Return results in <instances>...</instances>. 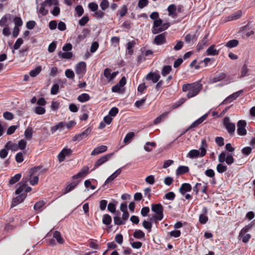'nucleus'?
I'll return each instance as SVG.
<instances>
[{"label":"nucleus","instance_id":"1","mask_svg":"<svg viewBox=\"0 0 255 255\" xmlns=\"http://www.w3.org/2000/svg\"><path fill=\"white\" fill-rule=\"evenodd\" d=\"M202 88V85L199 82L184 84L182 86L183 92L188 91L187 97L188 99L197 95Z\"/></svg>","mask_w":255,"mask_h":255},{"label":"nucleus","instance_id":"2","mask_svg":"<svg viewBox=\"0 0 255 255\" xmlns=\"http://www.w3.org/2000/svg\"><path fill=\"white\" fill-rule=\"evenodd\" d=\"M151 210L155 213L154 215L152 216V218L149 219V220H154L155 223L157 221H161L163 218V207L160 203L156 204H152L151 205Z\"/></svg>","mask_w":255,"mask_h":255},{"label":"nucleus","instance_id":"3","mask_svg":"<svg viewBox=\"0 0 255 255\" xmlns=\"http://www.w3.org/2000/svg\"><path fill=\"white\" fill-rule=\"evenodd\" d=\"M200 152L197 149H192L190 150L187 154V157L193 159L198 157L204 156L206 154V149H204V148L203 147H200Z\"/></svg>","mask_w":255,"mask_h":255},{"label":"nucleus","instance_id":"4","mask_svg":"<svg viewBox=\"0 0 255 255\" xmlns=\"http://www.w3.org/2000/svg\"><path fill=\"white\" fill-rule=\"evenodd\" d=\"M224 125L227 129L228 133L232 135L234 134L236 126L235 124L230 122V119L229 118H225L224 119Z\"/></svg>","mask_w":255,"mask_h":255},{"label":"nucleus","instance_id":"5","mask_svg":"<svg viewBox=\"0 0 255 255\" xmlns=\"http://www.w3.org/2000/svg\"><path fill=\"white\" fill-rule=\"evenodd\" d=\"M247 122L245 120H239L237 123V133L241 136L247 134V131L246 129Z\"/></svg>","mask_w":255,"mask_h":255},{"label":"nucleus","instance_id":"6","mask_svg":"<svg viewBox=\"0 0 255 255\" xmlns=\"http://www.w3.org/2000/svg\"><path fill=\"white\" fill-rule=\"evenodd\" d=\"M73 151L67 147H64L58 154L57 158L60 162L63 161L65 157L71 155Z\"/></svg>","mask_w":255,"mask_h":255},{"label":"nucleus","instance_id":"7","mask_svg":"<svg viewBox=\"0 0 255 255\" xmlns=\"http://www.w3.org/2000/svg\"><path fill=\"white\" fill-rule=\"evenodd\" d=\"M208 114H206L203 116L194 121L185 131L181 134H183L187 132L190 129L196 128L198 125L202 123L207 118Z\"/></svg>","mask_w":255,"mask_h":255},{"label":"nucleus","instance_id":"8","mask_svg":"<svg viewBox=\"0 0 255 255\" xmlns=\"http://www.w3.org/2000/svg\"><path fill=\"white\" fill-rule=\"evenodd\" d=\"M166 32L159 34L154 37L153 43L157 45H163L166 43Z\"/></svg>","mask_w":255,"mask_h":255},{"label":"nucleus","instance_id":"9","mask_svg":"<svg viewBox=\"0 0 255 255\" xmlns=\"http://www.w3.org/2000/svg\"><path fill=\"white\" fill-rule=\"evenodd\" d=\"M26 181L23 182V180L20 181L18 184L20 185V186L15 190V193L16 195H18L21 194L24 190L26 192H29L31 191V188L29 186H28L26 184Z\"/></svg>","mask_w":255,"mask_h":255},{"label":"nucleus","instance_id":"10","mask_svg":"<svg viewBox=\"0 0 255 255\" xmlns=\"http://www.w3.org/2000/svg\"><path fill=\"white\" fill-rule=\"evenodd\" d=\"M244 92L243 90H239L238 92H235L232 94L227 97L222 103V104H227L231 103L233 100L236 99Z\"/></svg>","mask_w":255,"mask_h":255},{"label":"nucleus","instance_id":"11","mask_svg":"<svg viewBox=\"0 0 255 255\" xmlns=\"http://www.w3.org/2000/svg\"><path fill=\"white\" fill-rule=\"evenodd\" d=\"M198 35L197 34V31L194 34L188 33L185 36L184 40L187 44L192 45L197 40Z\"/></svg>","mask_w":255,"mask_h":255},{"label":"nucleus","instance_id":"12","mask_svg":"<svg viewBox=\"0 0 255 255\" xmlns=\"http://www.w3.org/2000/svg\"><path fill=\"white\" fill-rule=\"evenodd\" d=\"M114 153H109L102 156L95 163L94 168L96 169L107 161L113 155Z\"/></svg>","mask_w":255,"mask_h":255},{"label":"nucleus","instance_id":"13","mask_svg":"<svg viewBox=\"0 0 255 255\" xmlns=\"http://www.w3.org/2000/svg\"><path fill=\"white\" fill-rule=\"evenodd\" d=\"M76 73L78 75L83 76L86 71V64L84 62H80L76 66Z\"/></svg>","mask_w":255,"mask_h":255},{"label":"nucleus","instance_id":"14","mask_svg":"<svg viewBox=\"0 0 255 255\" xmlns=\"http://www.w3.org/2000/svg\"><path fill=\"white\" fill-rule=\"evenodd\" d=\"M112 70L110 68H106L104 71V75L105 77L109 81H112L117 75L119 72H114L111 73Z\"/></svg>","mask_w":255,"mask_h":255},{"label":"nucleus","instance_id":"15","mask_svg":"<svg viewBox=\"0 0 255 255\" xmlns=\"http://www.w3.org/2000/svg\"><path fill=\"white\" fill-rule=\"evenodd\" d=\"M19 195L16 196L15 198H13L12 201V203L11 204V207H13L18 204L23 202L25 199L27 194L25 193H21V194H18Z\"/></svg>","mask_w":255,"mask_h":255},{"label":"nucleus","instance_id":"16","mask_svg":"<svg viewBox=\"0 0 255 255\" xmlns=\"http://www.w3.org/2000/svg\"><path fill=\"white\" fill-rule=\"evenodd\" d=\"M89 168L88 166H84L77 174L72 177V180L78 179L86 176L89 172Z\"/></svg>","mask_w":255,"mask_h":255},{"label":"nucleus","instance_id":"17","mask_svg":"<svg viewBox=\"0 0 255 255\" xmlns=\"http://www.w3.org/2000/svg\"><path fill=\"white\" fill-rule=\"evenodd\" d=\"M209 33H207L205 35L203 39L200 41L197 46V50L199 51L200 50L203 49L205 46L208 45V38Z\"/></svg>","mask_w":255,"mask_h":255},{"label":"nucleus","instance_id":"18","mask_svg":"<svg viewBox=\"0 0 255 255\" xmlns=\"http://www.w3.org/2000/svg\"><path fill=\"white\" fill-rule=\"evenodd\" d=\"M147 80H151L153 83H155L157 82L160 79V75L156 73L150 72L145 77Z\"/></svg>","mask_w":255,"mask_h":255},{"label":"nucleus","instance_id":"19","mask_svg":"<svg viewBox=\"0 0 255 255\" xmlns=\"http://www.w3.org/2000/svg\"><path fill=\"white\" fill-rule=\"evenodd\" d=\"M108 147L107 146L101 145L99 147L95 148L91 152V154L92 156H95L106 151Z\"/></svg>","mask_w":255,"mask_h":255},{"label":"nucleus","instance_id":"20","mask_svg":"<svg viewBox=\"0 0 255 255\" xmlns=\"http://www.w3.org/2000/svg\"><path fill=\"white\" fill-rule=\"evenodd\" d=\"M191 190V185L189 183H184L181 185L179 188V192L182 195H184L186 192H190Z\"/></svg>","mask_w":255,"mask_h":255},{"label":"nucleus","instance_id":"21","mask_svg":"<svg viewBox=\"0 0 255 255\" xmlns=\"http://www.w3.org/2000/svg\"><path fill=\"white\" fill-rule=\"evenodd\" d=\"M66 126L65 122H60L58 124H56L55 126L52 127L50 128V130L52 133H54L57 130L60 131L63 130Z\"/></svg>","mask_w":255,"mask_h":255},{"label":"nucleus","instance_id":"22","mask_svg":"<svg viewBox=\"0 0 255 255\" xmlns=\"http://www.w3.org/2000/svg\"><path fill=\"white\" fill-rule=\"evenodd\" d=\"M122 172L121 168H119L112 175H111L106 180L104 183V185L107 184L110 182L113 181L119 175L121 174Z\"/></svg>","mask_w":255,"mask_h":255},{"label":"nucleus","instance_id":"23","mask_svg":"<svg viewBox=\"0 0 255 255\" xmlns=\"http://www.w3.org/2000/svg\"><path fill=\"white\" fill-rule=\"evenodd\" d=\"M74 181L71 182V183L69 184L65 188V190L64 192L63 193L64 194H66L67 193L71 191L72 190H73L78 184V183L80 182V180L78 181H75V180H73Z\"/></svg>","mask_w":255,"mask_h":255},{"label":"nucleus","instance_id":"24","mask_svg":"<svg viewBox=\"0 0 255 255\" xmlns=\"http://www.w3.org/2000/svg\"><path fill=\"white\" fill-rule=\"evenodd\" d=\"M189 171V168L188 166L181 165L179 166L176 170V174L177 175H181Z\"/></svg>","mask_w":255,"mask_h":255},{"label":"nucleus","instance_id":"25","mask_svg":"<svg viewBox=\"0 0 255 255\" xmlns=\"http://www.w3.org/2000/svg\"><path fill=\"white\" fill-rule=\"evenodd\" d=\"M170 26V24L169 23H161V25L160 27L158 28V30L156 31L155 29H152V32L154 34L159 33L167 29L169 26Z\"/></svg>","mask_w":255,"mask_h":255},{"label":"nucleus","instance_id":"26","mask_svg":"<svg viewBox=\"0 0 255 255\" xmlns=\"http://www.w3.org/2000/svg\"><path fill=\"white\" fill-rule=\"evenodd\" d=\"M11 15L9 14H5L0 20V26L1 27L8 26V20H10Z\"/></svg>","mask_w":255,"mask_h":255},{"label":"nucleus","instance_id":"27","mask_svg":"<svg viewBox=\"0 0 255 255\" xmlns=\"http://www.w3.org/2000/svg\"><path fill=\"white\" fill-rule=\"evenodd\" d=\"M215 45H212L210 46L206 51L207 54L208 55H217L219 53V50L215 49Z\"/></svg>","mask_w":255,"mask_h":255},{"label":"nucleus","instance_id":"28","mask_svg":"<svg viewBox=\"0 0 255 255\" xmlns=\"http://www.w3.org/2000/svg\"><path fill=\"white\" fill-rule=\"evenodd\" d=\"M58 55L62 59H69L73 57V53L71 52H62L60 51L58 52Z\"/></svg>","mask_w":255,"mask_h":255},{"label":"nucleus","instance_id":"29","mask_svg":"<svg viewBox=\"0 0 255 255\" xmlns=\"http://www.w3.org/2000/svg\"><path fill=\"white\" fill-rule=\"evenodd\" d=\"M133 236L135 239H142L145 237V234L140 230H135L133 234Z\"/></svg>","mask_w":255,"mask_h":255},{"label":"nucleus","instance_id":"30","mask_svg":"<svg viewBox=\"0 0 255 255\" xmlns=\"http://www.w3.org/2000/svg\"><path fill=\"white\" fill-rule=\"evenodd\" d=\"M4 147L6 149H11L13 151H16L19 149L17 144L13 143L11 141L7 142Z\"/></svg>","mask_w":255,"mask_h":255},{"label":"nucleus","instance_id":"31","mask_svg":"<svg viewBox=\"0 0 255 255\" xmlns=\"http://www.w3.org/2000/svg\"><path fill=\"white\" fill-rule=\"evenodd\" d=\"M21 177V174L20 173L16 174L13 177H11L8 182L9 185H13L16 183L20 180Z\"/></svg>","mask_w":255,"mask_h":255},{"label":"nucleus","instance_id":"32","mask_svg":"<svg viewBox=\"0 0 255 255\" xmlns=\"http://www.w3.org/2000/svg\"><path fill=\"white\" fill-rule=\"evenodd\" d=\"M77 100L81 103L86 102L90 100V96L87 93H83L78 97Z\"/></svg>","mask_w":255,"mask_h":255},{"label":"nucleus","instance_id":"33","mask_svg":"<svg viewBox=\"0 0 255 255\" xmlns=\"http://www.w3.org/2000/svg\"><path fill=\"white\" fill-rule=\"evenodd\" d=\"M135 44V43L134 41L128 42L127 43V49L128 50V53L130 55L133 54V50L132 48L134 47Z\"/></svg>","mask_w":255,"mask_h":255},{"label":"nucleus","instance_id":"34","mask_svg":"<svg viewBox=\"0 0 255 255\" xmlns=\"http://www.w3.org/2000/svg\"><path fill=\"white\" fill-rule=\"evenodd\" d=\"M238 44L239 41L238 40L232 39L227 42L225 46L228 48H232L237 46Z\"/></svg>","mask_w":255,"mask_h":255},{"label":"nucleus","instance_id":"35","mask_svg":"<svg viewBox=\"0 0 255 255\" xmlns=\"http://www.w3.org/2000/svg\"><path fill=\"white\" fill-rule=\"evenodd\" d=\"M226 77V74L224 73H221L217 75H216L211 79L212 83H216L220 81Z\"/></svg>","mask_w":255,"mask_h":255},{"label":"nucleus","instance_id":"36","mask_svg":"<svg viewBox=\"0 0 255 255\" xmlns=\"http://www.w3.org/2000/svg\"><path fill=\"white\" fill-rule=\"evenodd\" d=\"M129 241L130 244L131 245V246L133 249H138L140 248L142 246V244L141 242H133V239L131 238L129 239Z\"/></svg>","mask_w":255,"mask_h":255},{"label":"nucleus","instance_id":"37","mask_svg":"<svg viewBox=\"0 0 255 255\" xmlns=\"http://www.w3.org/2000/svg\"><path fill=\"white\" fill-rule=\"evenodd\" d=\"M53 238H55L59 244H62L64 242V240L61 237L60 233L58 231H56L54 232Z\"/></svg>","mask_w":255,"mask_h":255},{"label":"nucleus","instance_id":"38","mask_svg":"<svg viewBox=\"0 0 255 255\" xmlns=\"http://www.w3.org/2000/svg\"><path fill=\"white\" fill-rule=\"evenodd\" d=\"M172 70V67L171 66L169 65H166L163 66L162 70H161V75L163 76H166L167 75L169 74V73Z\"/></svg>","mask_w":255,"mask_h":255},{"label":"nucleus","instance_id":"39","mask_svg":"<svg viewBox=\"0 0 255 255\" xmlns=\"http://www.w3.org/2000/svg\"><path fill=\"white\" fill-rule=\"evenodd\" d=\"M249 69L248 68L247 65L245 64L241 68L240 77L243 78L248 75Z\"/></svg>","mask_w":255,"mask_h":255},{"label":"nucleus","instance_id":"40","mask_svg":"<svg viewBox=\"0 0 255 255\" xmlns=\"http://www.w3.org/2000/svg\"><path fill=\"white\" fill-rule=\"evenodd\" d=\"M134 136V133L133 132H129L128 133L124 138V142L125 143H128L130 142Z\"/></svg>","mask_w":255,"mask_h":255},{"label":"nucleus","instance_id":"41","mask_svg":"<svg viewBox=\"0 0 255 255\" xmlns=\"http://www.w3.org/2000/svg\"><path fill=\"white\" fill-rule=\"evenodd\" d=\"M102 221L104 224L109 225L112 222V218L109 214H105L103 217Z\"/></svg>","mask_w":255,"mask_h":255},{"label":"nucleus","instance_id":"42","mask_svg":"<svg viewBox=\"0 0 255 255\" xmlns=\"http://www.w3.org/2000/svg\"><path fill=\"white\" fill-rule=\"evenodd\" d=\"M216 169L219 173H223L227 170V167L222 163H219L217 165Z\"/></svg>","mask_w":255,"mask_h":255},{"label":"nucleus","instance_id":"43","mask_svg":"<svg viewBox=\"0 0 255 255\" xmlns=\"http://www.w3.org/2000/svg\"><path fill=\"white\" fill-rule=\"evenodd\" d=\"M41 71V67L38 66L34 69L31 70L29 72V75L31 77H34L36 76Z\"/></svg>","mask_w":255,"mask_h":255},{"label":"nucleus","instance_id":"44","mask_svg":"<svg viewBox=\"0 0 255 255\" xmlns=\"http://www.w3.org/2000/svg\"><path fill=\"white\" fill-rule=\"evenodd\" d=\"M155 146L156 143L154 142H147L144 146V149L146 151L150 152L152 149L151 147H154Z\"/></svg>","mask_w":255,"mask_h":255},{"label":"nucleus","instance_id":"45","mask_svg":"<svg viewBox=\"0 0 255 255\" xmlns=\"http://www.w3.org/2000/svg\"><path fill=\"white\" fill-rule=\"evenodd\" d=\"M33 130L31 128H28L24 131V136L27 139H31L32 137Z\"/></svg>","mask_w":255,"mask_h":255},{"label":"nucleus","instance_id":"46","mask_svg":"<svg viewBox=\"0 0 255 255\" xmlns=\"http://www.w3.org/2000/svg\"><path fill=\"white\" fill-rule=\"evenodd\" d=\"M239 238L240 239H242V241L243 243H247L249 241L250 239L251 238V236L250 234H242V235L241 236V234L240 233L239 235Z\"/></svg>","mask_w":255,"mask_h":255},{"label":"nucleus","instance_id":"47","mask_svg":"<svg viewBox=\"0 0 255 255\" xmlns=\"http://www.w3.org/2000/svg\"><path fill=\"white\" fill-rule=\"evenodd\" d=\"M143 227L148 231V232H150L152 228V223L146 220H144L142 222Z\"/></svg>","mask_w":255,"mask_h":255},{"label":"nucleus","instance_id":"48","mask_svg":"<svg viewBox=\"0 0 255 255\" xmlns=\"http://www.w3.org/2000/svg\"><path fill=\"white\" fill-rule=\"evenodd\" d=\"M167 10L169 15H173L175 13L176 10V7L175 5L172 4L168 6L167 7Z\"/></svg>","mask_w":255,"mask_h":255},{"label":"nucleus","instance_id":"49","mask_svg":"<svg viewBox=\"0 0 255 255\" xmlns=\"http://www.w3.org/2000/svg\"><path fill=\"white\" fill-rule=\"evenodd\" d=\"M162 23V20L160 18L155 20L153 22L152 29H155L156 31L158 30V28L160 27Z\"/></svg>","mask_w":255,"mask_h":255},{"label":"nucleus","instance_id":"50","mask_svg":"<svg viewBox=\"0 0 255 255\" xmlns=\"http://www.w3.org/2000/svg\"><path fill=\"white\" fill-rule=\"evenodd\" d=\"M175 198V194L173 192H169L165 194L163 197L164 199H166L169 200H174Z\"/></svg>","mask_w":255,"mask_h":255},{"label":"nucleus","instance_id":"51","mask_svg":"<svg viewBox=\"0 0 255 255\" xmlns=\"http://www.w3.org/2000/svg\"><path fill=\"white\" fill-rule=\"evenodd\" d=\"M114 222L115 225L120 226L125 224V222L122 220L121 217L118 216H115L114 217Z\"/></svg>","mask_w":255,"mask_h":255},{"label":"nucleus","instance_id":"52","mask_svg":"<svg viewBox=\"0 0 255 255\" xmlns=\"http://www.w3.org/2000/svg\"><path fill=\"white\" fill-rule=\"evenodd\" d=\"M211 59L210 58H205L203 61H201L199 62L198 65L195 66V68L196 69H198L200 68V65L202 63L204 64V66L206 67L208 65L209 62L210 61Z\"/></svg>","mask_w":255,"mask_h":255},{"label":"nucleus","instance_id":"53","mask_svg":"<svg viewBox=\"0 0 255 255\" xmlns=\"http://www.w3.org/2000/svg\"><path fill=\"white\" fill-rule=\"evenodd\" d=\"M45 204V202L44 201H39L37 202L34 206V209L35 210H39L43 207Z\"/></svg>","mask_w":255,"mask_h":255},{"label":"nucleus","instance_id":"54","mask_svg":"<svg viewBox=\"0 0 255 255\" xmlns=\"http://www.w3.org/2000/svg\"><path fill=\"white\" fill-rule=\"evenodd\" d=\"M227 153L226 152H222L218 156V161L220 163H222L226 161Z\"/></svg>","mask_w":255,"mask_h":255},{"label":"nucleus","instance_id":"55","mask_svg":"<svg viewBox=\"0 0 255 255\" xmlns=\"http://www.w3.org/2000/svg\"><path fill=\"white\" fill-rule=\"evenodd\" d=\"M235 159L232 154L227 153L226 162L228 165H231L234 162Z\"/></svg>","mask_w":255,"mask_h":255},{"label":"nucleus","instance_id":"56","mask_svg":"<svg viewBox=\"0 0 255 255\" xmlns=\"http://www.w3.org/2000/svg\"><path fill=\"white\" fill-rule=\"evenodd\" d=\"M23 41L22 38H18L13 45V48L15 50L19 49L20 46L22 44Z\"/></svg>","mask_w":255,"mask_h":255},{"label":"nucleus","instance_id":"57","mask_svg":"<svg viewBox=\"0 0 255 255\" xmlns=\"http://www.w3.org/2000/svg\"><path fill=\"white\" fill-rule=\"evenodd\" d=\"M59 90V85L58 84H54L51 89V91H50L51 94L53 95H56L58 93Z\"/></svg>","mask_w":255,"mask_h":255},{"label":"nucleus","instance_id":"58","mask_svg":"<svg viewBox=\"0 0 255 255\" xmlns=\"http://www.w3.org/2000/svg\"><path fill=\"white\" fill-rule=\"evenodd\" d=\"M15 26L19 27L22 25L23 21L20 17L15 16L13 19Z\"/></svg>","mask_w":255,"mask_h":255},{"label":"nucleus","instance_id":"59","mask_svg":"<svg viewBox=\"0 0 255 255\" xmlns=\"http://www.w3.org/2000/svg\"><path fill=\"white\" fill-rule=\"evenodd\" d=\"M45 108L41 107V106H37L35 107V113L36 114H38V115H43L45 113Z\"/></svg>","mask_w":255,"mask_h":255},{"label":"nucleus","instance_id":"60","mask_svg":"<svg viewBox=\"0 0 255 255\" xmlns=\"http://www.w3.org/2000/svg\"><path fill=\"white\" fill-rule=\"evenodd\" d=\"M208 221V217L206 215H199V221L201 224H206Z\"/></svg>","mask_w":255,"mask_h":255},{"label":"nucleus","instance_id":"61","mask_svg":"<svg viewBox=\"0 0 255 255\" xmlns=\"http://www.w3.org/2000/svg\"><path fill=\"white\" fill-rule=\"evenodd\" d=\"M167 115V113H165L161 114V115H160L159 116L157 117L154 120V124L156 125V124L160 123L162 121V119L164 117H165V116H166Z\"/></svg>","mask_w":255,"mask_h":255},{"label":"nucleus","instance_id":"62","mask_svg":"<svg viewBox=\"0 0 255 255\" xmlns=\"http://www.w3.org/2000/svg\"><path fill=\"white\" fill-rule=\"evenodd\" d=\"M17 128L18 126L16 125L11 126L7 128L6 134L7 135H11L13 134L15 130Z\"/></svg>","mask_w":255,"mask_h":255},{"label":"nucleus","instance_id":"63","mask_svg":"<svg viewBox=\"0 0 255 255\" xmlns=\"http://www.w3.org/2000/svg\"><path fill=\"white\" fill-rule=\"evenodd\" d=\"M89 18L88 16H84L79 21V24L81 26H84L89 21Z\"/></svg>","mask_w":255,"mask_h":255},{"label":"nucleus","instance_id":"64","mask_svg":"<svg viewBox=\"0 0 255 255\" xmlns=\"http://www.w3.org/2000/svg\"><path fill=\"white\" fill-rule=\"evenodd\" d=\"M252 151V148L250 146H247L242 149V153L246 156L249 155Z\"/></svg>","mask_w":255,"mask_h":255}]
</instances>
